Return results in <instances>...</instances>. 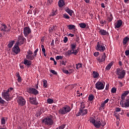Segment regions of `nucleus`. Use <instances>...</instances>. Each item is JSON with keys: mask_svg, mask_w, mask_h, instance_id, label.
I'll return each mask as SVG.
<instances>
[{"mask_svg": "<svg viewBox=\"0 0 129 129\" xmlns=\"http://www.w3.org/2000/svg\"><path fill=\"white\" fill-rule=\"evenodd\" d=\"M79 26L82 29H85L86 28V24L84 23H80Z\"/></svg>", "mask_w": 129, "mask_h": 129, "instance_id": "obj_28", "label": "nucleus"}, {"mask_svg": "<svg viewBox=\"0 0 129 129\" xmlns=\"http://www.w3.org/2000/svg\"><path fill=\"white\" fill-rule=\"evenodd\" d=\"M78 52H79V50H78V49L76 50L74 49V51H73L72 54H74L75 56H76V55L78 54Z\"/></svg>", "mask_w": 129, "mask_h": 129, "instance_id": "obj_37", "label": "nucleus"}, {"mask_svg": "<svg viewBox=\"0 0 129 129\" xmlns=\"http://www.w3.org/2000/svg\"><path fill=\"white\" fill-rule=\"evenodd\" d=\"M109 101V99H107L106 100H105L104 102H103L105 104H106L107 102Z\"/></svg>", "mask_w": 129, "mask_h": 129, "instance_id": "obj_60", "label": "nucleus"}, {"mask_svg": "<svg viewBox=\"0 0 129 129\" xmlns=\"http://www.w3.org/2000/svg\"><path fill=\"white\" fill-rule=\"evenodd\" d=\"M63 73H64L65 74H69V72L68 71H67L66 69H65V68H62L61 69Z\"/></svg>", "mask_w": 129, "mask_h": 129, "instance_id": "obj_35", "label": "nucleus"}, {"mask_svg": "<svg viewBox=\"0 0 129 129\" xmlns=\"http://www.w3.org/2000/svg\"><path fill=\"white\" fill-rule=\"evenodd\" d=\"M121 110V108L119 107H116L115 108V111L116 112H119V111H120Z\"/></svg>", "mask_w": 129, "mask_h": 129, "instance_id": "obj_50", "label": "nucleus"}, {"mask_svg": "<svg viewBox=\"0 0 129 129\" xmlns=\"http://www.w3.org/2000/svg\"><path fill=\"white\" fill-rule=\"evenodd\" d=\"M85 108V105L84 104H81L80 108L79 109V112L76 114L77 116H80L81 115V114L82 115H85V114H87V112H88V111L87 109H84Z\"/></svg>", "mask_w": 129, "mask_h": 129, "instance_id": "obj_4", "label": "nucleus"}, {"mask_svg": "<svg viewBox=\"0 0 129 129\" xmlns=\"http://www.w3.org/2000/svg\"><path fill=\"white\" fill-rule=\"evenodd\" d=\"M106 124L105 121L102 119H99V121H97V124L96 125V128H99L100 126H104Z\"/></svg>", "mask_w": 129, "mask_h": 129, "instance_id": "obj_14", "label": "nucleus"}, {"mask_svg": "<svg viewBox=\"0 0 129 129\" xmlns=\"http://www.w3.org/2000/svg\"><path fill=\"white\" fill-rule=\"evenodd\" d=\"M100 24H101V25H106V21H105V20H101L100 21Z\"/></svg>", "mask_w": 129, "mask_h": 129, "instance_id": "obj_47", "label": "nucleus"}, {"mask_svg": "<svg viewBox=\"0 0 129 129\" xmlns=\"http://www.w3.org/2000/svg\"><path fill=\"white\" fill-rule=\"evenodd\" d=\"M88 99L89 101H92L94 99V95L93 94H91L89 95Z\"/></svg>", "mask_w": 129, "mask_h": 129, "instance_id": "obj_30", "label": "nucleus"}, {"mask_svg": "<svg viewBox=\"0 0 129 129\" xmlns=\"http://www.w3.org/2000/svg\"><path fill=\"white\" fill-rule=\"evenodd\" d=\"M55 59H56V60H59V59H60L61 60H62V59H63V56L57 55V56L55 57Z\"/></svg>", "mask_w": 129, "mask_h": 129, "instance_id": "obj_46", "label": "nucleus"}, {"mask_svg": "<svg viewBox=\"0 0 129 129\" xmlns=\"http://www.w3.org/2000/svg\"><path fill=\"white\" fill-rule=\"evenodd\" d=\"M96 50L97 51H99L100 52H103L106 50L104 44L102 43L101 41L97 42V44L96 46Z\"/></svg>", "mask_w": 129, "mask_h": 129, "instance_id": "obj_6", "label": "nucleus"}, {"mask_svg": "<svg viewBox=\"0 0 129 129\" xmlns=\"http://www.w3.org/2000/svg\"><path fill=\"white\" fill-rule=\"evenodd\" d=\"M2 27H4L3 29H4L5 30H7V29L8 28V26H7V25H6V24H2Z\"/></svg>", "mask_w": 129, "mask_h": 129, "instance_id": "obj_56", "label": "nucleus"}, {"mask_svg": "<svg viewBox=\"0 0 129 129\" xmlns=\"http://www.w3.org/2000/svg\"><path fill=\"white\" fill-rule=\"evenodd\" d=\"M71 108L68 105H65L58 110L59 114L64 115L70 112Z\"/></svg>", "mask_w": 129, "mask_h": 129, "instance_id": "obj_5", "label": "nucleus"}, {"mask_svg": "<svg viewBox=\"0 0 129 129\" xmlns=\"http://www.w3.org/2000/svg\"><path fill=\"white\" fill-rule=\"evenodd\" d=\"M41 48H42V51L43 53H46V49H45L43 45H41Z\"/></svg>", "mask_w": 129, "mask_h": 129, "instance_id": "obj_53", "label": "nucleus"}, {"mask_svg": "<svg viewBox=\"0 0 129 129\" xmlns=\"http://www.w3.org/2000/svg\"><path fill=\"white\" fill-rule=\"evenodd\" d=\"M15 40L10 41L8 45V48H12L13 46H14V44H15Z\"/></svg>", "mask_w": 129, "mask_h": 129, "instance_id": "obj_24", "label": "nucleus"}, {"mask_svg": "<svg viewBox=\"0 0 129 129\" xmlns=\"http://www.w3.org/2000/svg\"><path fill=\"white\" fill-rule=\"evenodd\" d=\"M122 25V21H121V20H119L117 21V24L115 26V29H116V28L118 29L120 28V27H121Z\"/></svg>", "mask_w": 129, "mask_h": 129, "instance_id": "obj_19", "label": "nucleus"}, {"mask_svg": "<svg viewBox=\"0 0 129 129\" xmlns=\"http://www.w3.org/2000/svg\"><path fill=\"white\" fill-rule=\"evenodd\" d=\"M16 76L18 77V82L19 83H20V82H22V78L21 77V76H20L19 73H16Z\"/></svg>", "mask_w": 129, "mask_h": 129, "instance_id": "obj_25", "label": "nucleus"}, {"mask_svg": "<svg viewBox=\"0 0 129 129\" xmlns=\"http://www.w3.org/2000/svg\"><path fill=\"white\" fill-rule=\"evenodd\" d=\"M104 106H105V104L103 102H102V103H101V107L103 108V107H104Z\"/></svg>", "mask_w": 129, "mask_h": 129, "instance_id": "obj_61", "label": "nucleus"}, {"mask_svg": "<svg viewBox=\"0 0 129 129\" xmlns=\"http://www.w3.org/2000/svg\"><path fill=\"white\" fill-rule=\"evenodd\" d=\"M62 18H63V19H65L66 20H69V19H70V17L69 15H68V14H63Z\"/></svg>", "mask_w": 129, "mask_h": 129, "instance_id": "obj_29", "label": "nucleus"}, {"mask_svg": "<svg viewBox=\"0 0 129 129\" xmlns=\"http://www.w3.org/2000/svg\"><path fill=\"white\" fill-rule=\"evenodd\" d=\"M129 93V91H125L124 92V94H125L126 95H127Z\"/></svg>", "mask_w": 129, "mask_h": 129, "instance_id": "obj_64", "label": "nucleus"}, {"mask_svg": "<svg viewBox=\"0 0 129 129\" xmlns=\"http://www.w3.org/2000/svg\"><path fill=\"white\" fill-rule=\"evenodd\" d=\"M73 51V50L71 49V50H69L67 52V56H70L72 54H73L72 53Z\"/></svg>", "mask_w": 129, "mask_h": 129, "instance_id": "obj_36", "label": "nucleus"}, {"mask_svg": "<svg viewBox=\"0 0 129 129\" xmlns=\"http://www.w3.org/2000/svg\"><path fill=\"white\" fill-rule=\"evenodd\" d=\"M53 3V0H47V5L49 6L50 5H52Z\"/></svg>", "mask_w": 129, "mask_h": 129, "instance_id": "obj_51", "label": "nucleus"}, {"mask_svg": "<svg viewBox=\"0 0 129 129\" xmlns=\"http://www.w3.org/2000/svg\"><path fill=\"white\" fill-rule=\"evenodd\" d=\"M65 126H66V124H62L60 126H58V129H64L65 128Z\"/></svg>", "mask_w": 129, "mask_h": 129, "instance_id": "obj_39", "label": "nucleus"}, {"mask_svg": "<svg viewBox=\"0 0 129 129\" xmlns=\"http://www.w3.org/2000/svg\"><path fill=\"white\" fill-rule=\"evenodd\" d=\"M43 87L44 88H47L48 85H47V81L46 80H43Z\"/></svg>", "mask_w": 129, "mask_h": 129, "instance_id": "obj_34", "label": "nucleus"}, {"mask_svg": "<svg viewBox=\"0 0 129 129\" xmlns=\"http://www.w3.org/2000/svg\"><path fill=\"white\" fill-rule=\"evenodd\" d=\"M6 103V101L5 100L3 99V98L0 97V104H5Z\"/></svg>", "mask_w": 129, "mask_h": 129, "instance_id": "obj_38", "label": "nucleus"}, {"mask_svg": "<svg viewBox=\"0 0 129 129\" xmlns=\"http://www.w3.org/2000/svg\"><path fill=\"white\" fill-rule=\"evenodd\" d=\"M38 51H39V48H37L33 52L34 54H33V51L29 49L27 51V54H26V58L27 60H30L31 61H33V60H35L36 57H37V53H38Z\"/></svg>", "mask_w": 129, "mask_h": 129, "instance_id": "obj_1", "label": "nucleus"}, {"mask_svg": "<svg viewBox=\"0 0 129 129\" xmlns=\"http://www.w3.org/2000/svg\"><path fill=\"white\" fill-rule=\"evenodd\" d=\"M125 96H126V95L123 93L121 95V99L122 100H124V99L125 98Z\"/></svg>", "mask_w": 129, "mask_h": 129, "instance_id": "obj_48", "label": "nucleus"}, {"mask_svg": "<svg viewBox=\"0 0 129 129\" xmlns=\"http://www.w3.org/2000/svg\"><path fill=\"white\" fill-rule=\"evenodd\" d=\"M105 59H106V53L103 52V54H101L99 57H97L96 60H97L99 63H102L105 61Z\"/></svg>", "mask_w": 129, "mask_h": 129, "instance_id": "obj_10", "label": "nucleus"}, {"mask_svg": "<svg viewBox=\"0 0 129 129\" xmlns=\"http://www.w3.org/2000/svg\"><path fill=\"white\" fill-rule=\"evenodd\" d=\"M50 46H51L52 47L54 46V39H52V41L50 43Z\"/></svg>", "mask_w": 129, "mask_h": 129, "instance_id": "obj_59", "label": "nucleus"}, {"mask_svg": "<svg viewBox=\"0 0 129 129\" xmlns=\"http://www.w3.org/2000/svg\"><path fill=\"white\" fill-rule=\"evenodd\" d=\"M113 20V17H112V14H110V16L108 17L107 20L109 23H110Z\"/></svg>", "mask_w": 129, "mask_h": 129, "instance_id": "obj_27", "label": "nucleus"}, {"mask_svg": "<svg viewBox=\"0 0 129 129\" xmlns=\"http://www.w3.org/2000/svg\"><path fill=\"white\" fill-rule=\"evenodd\" d=\"M129 40V38L128 37H125L123 40V45H126L127 44V41Z\"/></svg>", "mask_w": 129, "mask_h": 129, "instance_id": "obj_26", "label": "nucleus"}, {"mask_svg": "<svg viewBox=\"0 0 129 129\" xmlns=\"http://www.w3.org/2000/svg\"><path fill=\"white\" fill-rule=\"evenodd\" d=\"M71 47L73 51H74L76 49V44H71Z\"/></svg>", "mask_w": 129, "mask_h": 129, "instance_id": "obj_32", "label": "nucleus"}, {"mask_svg": "<svg viewBox=\"0 0 129 129\" xmlns=\"http://www.w3.org/2000/svg\"><path fill=\"white\" fill-rule=\"evenodd\" d=\"M93 78H98L99 77V73L96 71L93 72Z\"/></svg>", "mask_w": 129, "mask_h": 129, "instance_id": "obj_21", "label": "nucleus"}, {"mask_svg": "<svg viewBox=\"0 0 129 129\" xmlns=\"http://www.w3.org/2000/svg\"><path fill=\"white\" fill-rule=\"evenodd\" d=\"M27 92L29 94H33V95H38L39 94V91L36 89L35 88H28L27 89Z\"/></svg>", "mask_w": 129, "mask_h": 129, "instance_id": "obj_8", "label": "nucleus"}, {"mask_svg": "<svg viewBox=\"0 0 129 129\" xmlns=\"http://www.w3.org/2000/svg\"><path fill=\"white\" fill-rule=\"evenodd\" d=\"M76 42H77V43H79V41H80V38H79V36H76Z\"/></svg>", "mask_w": 129, "mask_h": 129, "instance_id": "obj_55", "label": "nucleus"}, {"mask_svg": "<svg viewBox=\"0 0 129 129\" xmlns=\"http://www.w3.org/2000/svg\"><path fill=\"white\" fill-rule=\"evenodd\" d=\"M29 102L31 103V104H33L34 105H38L39 104V102L37 101V98L36 97L35 98L33 97H30Z\"/></svg>", "mask_w": 129, "mask_h": 129, "instance_id": "obj_16", "label": "nucleus"}, {"mask_svg": "<svg viewBox=\"0 0 129 129\" xmlns=\"http://www.w3.org/2000/svg\"><path fill=\"white\" fill-rule=\"evenodd\" d=\"M101 7L103 8H105V5H104V3L101 4Z\"/></svg>", "mask_w": 129, "mask_h": 129, "instance_id": "obj_62", "label": "nucleus"}, {"mask_svg": "<svg viewBox=\"0 0 129 129\" xmlns=\"http://www.w3.org/2000/svg\"><path fill=\"white\" fill-rule=\"evenodd\" d=\"M59 62L60 65H66V62L64 60H60Z\"/></svg>", "mask_w": 129, "mask_h": 129, "instance_id": "obj_52", "label": "nucleus"}, {"mask_svg": "<svg viewBox=\"0 0 129 129\" xmlns=\"http://www.w3.org/2000/svg\"><path fill=\"white\" fill-rule=\"evenodd\" d=\"M68 14H69V15H70V16H71V17H72L73 13H74V11H73V10H71L69 11H68V12H67Z\"/></svg>", "mask_w": 129, "mask_h": 129, "instance_id": "obj_41", "label": "nucleus"}, {"mask_svg": "<svg viewBox=\"0 0 129 129\" xmlns=\"http://www.w3.org/2000/svg\"><path fill=\"white\" fill-rule=\"evenodd\" d=\"M75 25H68L69 30H72L73 29H75Z\"/></svg>", "mask_w": 129, "mask_h": 129, "instance_id": "obj_33", "label": "nucleus"}, {"mask_svg": "<svg viewBox=\"0 0 129 129\" xmlns=\"http://www.w3.org/2000/svg\"><path fill=\"white\" fill-rule=\"evenodd\" d=\"M64 10H65V11H66L67 13H68V12H69L71 10H70V9H69V8H68V7H66V8L64 9Z\"/></svg>", "mask_w": 129, "mask_h": 129, "instance_id": "obj_57", "label": "nucleus"}, {"mask_svg": "<svg viewBox=\"0 0 129 129\" xmlns=\"http://www.w3.org/2000/svg\"><path fill=\"white\" fill-rule=\"evenodd\" d=\"M12 50L14 53H15L16 54H19L21 52V49L19 47V43H16L15 45L12 48Z\"/></svg>", "mask_w": 129, "mask_h": 129, "instance_id": "obj_13", "label": "nucleus"}, {"mask_svg": "<svg viewBox=\"0 0 129 129\" xmlns=\"http://www.w3.org/2000/svg\"><path fill=\"white\" fill-rule=\"evenodd\" d=\"M104 86H105L104 84L101 81H98L95 84V87L98 90H103L104 89Z\"/></svg>", "mask_w": 129, "mask_h": 129, "instance_id": "obj_9", "label": "nucleus"}, {"mask_svg": "<svg viewBox=\"0 0 129 129\" xmlns=\"http://www.w3.org/2000/svg\"><path fill=\"white\" fill-rule=\"evenodd\" d=\"M98 30H99V33L101 35V36H108L109 35L108 32L106 31V30H105L104 29L99 28Z\"/></svg>", "mask_w": 129, "mask_h": 129, "instance_id": "obj_17", "label": "nucleus"}, {"mask_svg": "<svg viewBox=\"0 0 129 129\" xmlns=\"http://www.w3.org/2000/svg\"><path fill=\"white\" fill-rule=\"evenodd\" d=\"M26 40L24 36L23 35H19L18 37L17 41L16 43H18V45H23L25 42H26Z\"/></svg>", "mask_w": 129, "mask_h": 129, "instance_id": "obj_12", "label": "nucleus"}, {"mask_svg": "<svg viewBox=\"0 0 129 129\" xmlns=\"http://www.w3.org/2000/svg\"><path fill=\"white\" fill-rule=\"evenodd\" d=\"M56 15H57V11H52L51 12V16L52 17H54V16H56Z\"/></svg>", "mask_w": 129, "mask_h": 129, "instance_id": "obj_42", "label": "nucleus"}, {"mask_svg": "<svg viewBox=\"0 0 129 129\" xmlns=\"http://www.w3.org/2000/svg\"><path fill=\"white\" fill-rule=\"evenodd\" d=\"M53 100L52 99H47V102L48 103H49V104H51V103H52L53 102Z\"/></svg>", "mask_w": 129, "mask_h": 129, "instance_id": "obj_45", "label": "nucleus"}, {"mask_svg": "<svg viewBox=\"0 0 129 129\" xmlns=\"http://www.w3.org/2000/svg\"><path fill=\"white\" fill-rule=\"evenodd\" d=\"M1 124H6V119H5V117H3L1 119Z\"/></svg>", "mask_w": 129, "mask_h": 129, "instance_id": "obj_40", "label": "nucleus"}, {"mask_svg": "<svg viewBox=\"0 0 129 129\" xmlns=\"http://www.w3.org/2000/svg\"><path fill=\"white\" fill-rule=\"evenodd\" d=\"M68 36H70V37H71L72 38H73V37H74V34L70 33Z\"/></svg>", "mask_w": 129, "mask_h": 129, "instance_id": "obj_63", "label": "nucleus"}, {"mask_svg": "<svg viewBox=\"0 0 129 129\" xmlns=\"http://www.w3.org/2000/svg\"><path fill=\"white\" fill-rule=\"evenodd\" d=\"M63 42L64 43H67L68 42V37L67 36L64 37Z\"/></svg>", "mask_w": 129, "mask_h": 129, "instance_id": "obj_54", "label": "nucleus"}, {"mask_svg": "<svg viewBox=\"0 0 129 129\" xmlns=\"http://www.w3.org/2000/svg\"><path fill=\"white\" fill-rule=\"evenodd\" d=\"M116 74L118 76V79H123L125 76L126 71L123 68H118L116 69Z\"/></svg>", "mask_w": 129, "mask_h": 129, "instance_id": "obj_3", "label": "nucleus"}, {"mask_svg": "<svg viewBox=\"0 0 129 129\" xmlns=\"http://www.w3.org/2000/svg\"><path fill=\"white\" fill-rule=\"evenodd\" d=\"M17 103L20 106H24L26 104V100L23 97L20 96L17 99Z\"/></svg>", "mask_w": 129, "mask_h": 129, "instance_id": "obj_11", "label": "nucleus"}, {"mask_svg": "<svg viewBox=\"0 0 129 129\" xmlns=\"http://www.w3.org/2000/svg\"><path fill=\"white\" fill-rule=\"evenodd\" d=\"M13 90H14V88L11 87L8 88L7 91H4V92L2 93V96L3 98L5 99L7 101H10V100H11V97H10V94L9 93L11 92V91Z\"/></svg>", "mask_w": 129, "mask_h": 129, "instance_id": "obj_2", "label": "nucleus"}, {"mask_svg": "<svg viewBox=\"0 0 129 129\" xmlns=\"http://www.w3.org/2000/svg\"><path fill=\"white\" fill-rule=\"evenodd\" d=\"M42 122H44L46 125H53L54 124V121L53 119L49 116L46 117L42 120Z\"/></svg>", "mask_w": 129, "mask_h": 129, "instance_id": "obj_7", "label": "nucleus"}, {"mask_svg": "<svg viewBox=\"0 0 129 129\" xmlns=\"http://www.w3.org/2000/svg\"><path fill=\"white\" fill-rule=\"evenodd\" d=\"M113 65V62H110L106 67V70L107 71H108V70H110V68H111V67Z\"/></svg>", "mask_w": 129, "mask_h": 129, "instance_id": "obj_22", "label": "nucleus"}, {"mask_svg": "<svg viewBox=\"0 0 129 129\" xmlns=\"http://www.w3.org/2000/svg\"><path fill=\"white\" fill-rule=\"evenodd\" d=\"M99 55V52H95L94 53V56L95 57H98V55Z\"/></svg>", "mask_w": 129, "mask_h": 129, "instance_id": "obj_49", "label": "nucleus"}, {"mask_svg": "<svg viewBox=\"0 0 129 129\" xmlns=\"http://www.w3.org/2000/svg\"><path fill=\"white\" fill-rule=\"evenodd\" d=\"M31 32L32 31L31 30V29H30V27H26L24 28L23 34L25 37H28L29 34H31Z\"/></svg>", "mask_w": 129, "mask_h": 129, "instance_id": "obj_15", "label": "nucleus"}, {"mask_svg": "<svg viewBox=\"0 0 129 129\" xmlns=\"http://www.w3.org/2000/svg\"><path fill=\"white\" fill-rule=\"evenodd\" d=\"M50 72L54 75H57V72L55 71V70H51Z\"/></svg>", "mask_w": 129, "mask_h": 129, "instance_id": "obj_44", "label": "nucleus"}, {"mask_svg": "<svg viewBox=\"0 0 129 129\" xmlns=\"http://www.w3.org/2000/svg\"><path fill=\"white\" fill-rule=\"evenodd\" d=\"M82 65H83V64L81 63H77L76 64V69H77V70H78V69H79L80 68H82Z\"/></svg>", "mask_w": 129, "mask_h": 129, "instance_id": "obj_31", "label": "nucleus"}, {"mask_svg": "<svg viewBox=\"0 0 129 129\" xmlns=\"http://www.w3.org/2000/svg\"><path fill=\"white\" fill-rule=\"evenodd\" d=\"M125 54L126 56H128V55H129V50H126L125 51Z\"/></svg>", "mask_w": 129, "mask_h": 129, "instance_id": "obj_58", "label": "nucleus"}, {"mask_svg": "<svg viewBox=\"0 0 129 129\" xmlns=\"http://www.w3.org/2000/svg\"><path fill=\"white\" fill-rule=\"evenodd\" d=\"M23 63L26 66H31L32 65V60L24 58Z\"/></svg>", "mask_w": 129, "mask_h": 129, "instance_id": "obj_18", "label": "nucleus"}, {"mask_svg": "<svg viewBox=\"0 0 129 129\" xmlns=\"http://www.w3.org/2000/svg\"><path fill=\"white\" fill-rule=\"evenodd\" d=\"M111 93H116V88L113 87L111 89Z\"/></svg>", "mask_w": 129, "mask_h": 129, "instance_id": "obj_43", "label": "nucleus"}, {"mask_svg": "<svg viewBox=\"0 0 129 129\" xmlns=\"http://www.w3.org/2000/svg\"><path fill=\"white\" fill-rule=\"evenodd\" d=\"M90 122H92V123H93L95 127H96V124H97V121H96L95 119H94L93 118H91L90 119Z\"/></svg>", "mask_w": 129, "mask_h": 129, "instance_id": "obj_23", "label": "nucleus"}, {"mask_svg": "<svg viewBox=\"0 0 129 129\" xmlns=\"http://www.w3.org/2000/svg\"><path fill=\"white\" fill-rule=\"evenodd\" d=\"M65 6V3L64 2V1L63 0H59L58 1V6L59 8H62V7H64Z\"/></svg>", "mask_w": 129, "mask_h": 129, "instance_id": "obj_20", "label": "nucleus"}]
</instances>
